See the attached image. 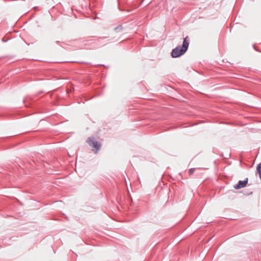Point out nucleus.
<instances>
[{
	"mask_svg": "<svg viewBox=\"0 0 261 261\" xmlns=\"http://www.w3.org/2000/svg\"><path fill=\"white\" fill-rule=\"evenodd\" d=\"M194 170L195 169L194 168H191L189 170V173L190 174H192L193 173L194 171Z\"/></svg>",
	"mask_w": 261,
	"mask_h": 261,
	"instance_id": "nucleus-5",
	"label": "nucleus"
},
{
	"mask_svg": "<svg viewBox=\"0 0 261 261\" xmlns=\"http://www.w3.org/2000/svg\"><path fill=\"white\" fill-rule=\"evenodd\" d=\"M257 170L259 174L260 177L261 178V163L258 165L257 167Z\"/></svg>",
	"mask_w": 261,
	"mask_h": 261,
	"instance_id": "nucleus-4",
	"label": "nucleus"
},
{
	"mask_svg": "<svg viewBox=\"0 0 261 261\" xmlns=\"http://www.w3.org/2000/svg\"><path fill=\"white\" fill-rule=\"evenodd\" d=\"M88 144L93 148V150L96 153L101 147L99 142L95 141L93 138L90 137L87 141Z\"/></svg>",
	"mask_w": 261,
	"mask_h": 261,
	"instance_id": "nucleus-2",
	"label": "nucleus"
},
{
	"mask_svg": "<svg viewBox=\"0 0 261 261\" xmlns=\"http://www.w3.org/2000/svg\"><path fill=\"white\" fill-rule=\"evenodd\" d=\"M248 182V178H246L244 180H240L238 184L234 185L233 186L235 189H240L241 188H244L246 187L247 184Z\"/></svg>",
	"mask_w": 261,
	"mask_h": 261,
	"instance_id": "nucleus-3",
	"label": "nucleus"
},
{
	"mask_svg": "<svg viewBox=\"0 0 261 261\" xmlns=\"http://www.w3.org/2000/svg\"><path fill=\"white\" fill-rule=\"evenodd\" d=\"M188 37H186L183 41L182 45L178 46L173 49L171 52V56L173 58H177L184 55L188 49L189 42Z\"/></svg>",
	"mask_w": 261,
	"mask_h": 261,
	"instance_id": "nucleus-1",
	"label": "nucleus"
}]
</instances>
